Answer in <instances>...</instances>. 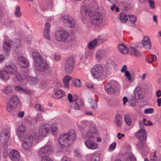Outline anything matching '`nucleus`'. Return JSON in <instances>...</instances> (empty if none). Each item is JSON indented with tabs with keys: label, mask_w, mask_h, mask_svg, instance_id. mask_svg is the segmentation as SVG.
Wrapping results in <instances>:
<instances>
[{
	"label": "nucleus",
	"mask_w": 161,
	"mask_h": 161,
	"mask_svg": "<svg viewBox=\"0 0 161 161\" xmlns=\"http://www.w3.org/2000/svg\"><path fill=\"white\" fill-rule=\"evenodd\" d=\"M9 157L12 161H19L20 155L19 152L15 149H13L9 153Z\"/></svg>",
	"instance_id": "14"
},
{
	"label": "nucleus",
	"mask_w": 161,
	"mask_h": 161,
	"mask_svg": "<svg viewBox=\"0 0 161 161\" xmlns=\"http://www.w3.org/2000/svg\"><path fill=\"white\" fill-rule=\"evenodd\" d=\"M136 136L141 141H144L146 139L147 135L144 129H141L135 133Z\"/></svg>",
	"instance_id": "15"
},
{
	"label": "nucleus",
	"mask_w": 161,
	"mask_h": 161,
	"mask_svg": "<svg viewBox=\"0 0 161 161\" xmlns=\"http://www.w3.org/2000/svg\"><path fill=\"white\" fill-rule=\"evenodd\" d=\"M86 128H90L89 130L86 132L83 136L85 139H92L93 140L97 136V133L96 129L91 126L89 125L86 126V125H84Z\"/></svg>",
	"instance_id": "7"
},
{
	"label": "nucleus",
	"mask_w": 161,
	"mask_h": 161,
	"mask_svg": "<svg viewBox=\"0 0 161 161\" xmlns=\"http://www.w3.org/2000/svg\"><path fill=\"white\" fill-rule=\"evenodd\" d=\"M99 157L97 155L93 154L91 157V161H99Z\"/></svg>",
	"instance_id": "54"
},
{
	"label": "nucleus",
	"mask_w": 161,
	"mask_h": 161,
	"mask_svg": "<svg viewBox=\"0 0 161 161\" xmlns=\"http://www.w3.org/2000/svg\"><path fill=\"white\" fill-rule=\"evenodd\" d=\"M18 61L19 65L22 67L26 68L29 65L28 60L23 56H19Z\"/></svg>",
	"instance_id": "16"
},
{
	"label": "nucleus",
	"mask_w": 161,
	"mask_h": 161,
	"mask_svg": "<svg viewBox=\"0 0 161 161\" xmlns=\"http://www.w3.org/2000/svg\"><path fill=\"white\" fill-rule=\"evenodd\" d=\"M17 107L8 102L7 105L6 110L8 112H10Z\"/></svg>",
	"instance_id": "40"
},
{
	"label": "nucleus",
	"mask_w": 161,
	"mask_h": 161,
	"mask_svg": "<svg viewBox=\"0 0 161 161\" xmlns=\"http://www.w3.org/2000/svg\"><path fill=\"white\" fill-rule=\"evenodd\" d=\"M156 151L154 152V153H152L150 155V161H159V159L156 155Z\"/></svg>",
	"instance_id": "42"
},
{
	"label": "nucleus",
	"mask_w": 161,
	"mask_h": 161,
	"mask_svg": "<svg viewBox=\"0 0 161 161\" xmlns=\"http://www.w3.org/2000/svg\"><path fill=\"white\" fill-rule=\"evenodd\" d=\"M32 56L33 60L35 62V63H36L43 59L41 54L37 52H33Z\"/></svg>",
	"instance_id": "26"
},
{
	"label": "nucleus",
	"mask_w": 161,
	"mask_h": 161,
	"mask_svg": "<svg viewBox=\"0 0 161 161\" xmlns=\"http://www.w3.org/2000/svg\"><path fill=\"white\" fill-rule=\"evenodd\" d=\"M103 67L100 64L95 65L91 71L92 76L95 79H98L101 77L103 75Z\"/></svg>",
	"instance_id": "4"
},
{
	"label": "nucleus",
	"mask_w": 161,
	"mask_h": 161,
	"mask_svg": "<svg viewBox=\"0 0 161 161\" xmlns=\"http://www.w3.org/2000/svg\"><path fill=\"white\" fill-rule=\"evenodd\" d=\"M36 119L37 121H39L42 120L43 119V118L41 114H38L36 118Z\"/></svg>",
	"instance_id": "62"
},
{
	"label": "nucleus",
	"mask_w": 161,
	"mask_h": 161,
	"mask_svg": "<svg viewBox=\"0 0 161 161\" xmlns=\"http://www.w3.org/2000/svg\"><path fill=\"white\" fill-rule=\"evenodd\" d=\"M134 98L135 100L142 99L145 95V92L144 90L139 87H137L134 91Z\"/></svg>",
	"instance_id": "13"
},
{
	"label": "nucleus",
	"mask_w": 161,
	"mask_h": 161,
	"mask_svg": "<svg viewBox=\"0 0 161 161\" xmlns=\"http://www.w3.org/2000/svg\"><path fill=\"white\" fill-rule=\"evenodd\" d=\"M116 145V143H113L111 144L109 147V151H112L115 148Z\"/></svg>",
	"instance_id": "59"
},
{
	"label": "nucleus",
	"mask_w": 161,
	"mask_h": 161,
	"mask_svg": "<svg viewBox=\"0 0 161 161\" xmlns=\"http://www.w3.org/2000/svg\"><path fill=\"white\" fill-rule=\"evenodd\" d=\"M60 55L58 54H55L54 55V59L56 61H58L60 60Z\"/></svg>",
	"instance_id": "64"
},
{
	"label": "nucleus",
	"mask_w": 161,
	"mask_h": 161,
	"mask_svg": "<svg viewBox=\"0 0 161 161\" xmlns=\"http://www.w3.org/2000/svg\"><path fill=\"white\" fill-rule=\"evenodd\" d=\"M10 133L6 129H3L0 132V140L2 142H8L10 138Z\"/></svg>",
	"instance_id": "9"
},
{
	"label": "nucleus",
	"mask_w": 161,
	"mask_h": 161,
	"mask_svg": "<svg viewBox=\"0 0 161 161\" xmlns=\"http://www.w3.org/2000/svg\"><path fill=\"white\" fill-rule=\"evenodd\" d=\"M5 68L9 74L14 75L17 71V68L15 64L13 63H8L6 64Z\"/></svg>",
	"instance_id": "12"
},
{
	"label": "nucleus",
	"mask_w": 161,
	"mask_h": 161,
	"mask_svg": "<svg viewBox=\"0 0 161 161\" xmlns=\"http://www.w3.org/2000/svg\"><path fill=\"white\" fill-rule=\"evenodd\" d=\"M25 133V128L23 125H20L17 129V135L18 136L21 138L24 136Z\"/></svg>",
	"instance_id": "19"
},
{
	"label": "nucleus",
	"mask_w": 161,
	"mask_h": 161,
	"mask_svg": "<svg viewBox=\"0 0 161 161\" xmlns=\"http://www.w3.org/2000/svg\"><path fill=\"white\" fill-rule=\"evenodd\" d=\"M153 111V109L152 108H148L145 109L144 111V113L145 114H151Z\"/></svg>",
	"instance_id": "57"
},
{
	"label": "nucleus",
	"mask_w": 161,
	"mask_h": 161,
	"mask_svg": "<svg viewBox=\"0 0 161 161\" xmlns=\"http://www.w3.org/2000/svg\"><path fill=\"white\" fill-rule=\"evenodd\" d=\"M107 38L106 37L103 36H101L98 37L97 39H95L97 41V43H101L106 40Z\"/></svg>",
	"instance_id": "44"
},
{
	"label": "nucleus",
	"mask_w": 161,
	"mask_h": 161,
	"mask_svg": "<svg viewBox=\"0 0 161 161\" xmlns=\"http://www.w3.org/2000/svg\"><path fill=\"white\" fill-rule=\"evenodd\" d=\"M91 100H92L93 102L91 103L92 108L94 109H96L97 108V102L98 101V99L94 100L93 99H91Z\"/></svg>",
	"instance_id": "49"
},
{
	"label": "nucleus",
	"mask_w": 161,
	"mask_h": 161,
	"mask_svg": "<svg viewBox=\"0 0 161 161\" xmlns=\"http://www.w3.org/2000/svg\"><path fill=\"white\" fill-rule=\"evenodd\" d=\"M9 77V74L6 70L0 71V78L2 79L5 80H7Z\"/></svg>",
	"instance_id": "29"
},
{
	"label": "nucleus",
	"mask_w": 161,
	"mask_h": 161,
	"mask_svg": "<svg viewBox=\"0 0 161 161\" xmlns=\"http://www.w3.org/2000/svg\"><path fill=\"white\" fill-rule=\"evenodd\" d=\"M106 55V52L103 50H100L97 51L96 54V57L98 59H101L102 57Z\"/></svg>",
	"instance_id": "33"
},
{
	"label": "nucleus",
	"mask_w": 161,
	"mask_h": 161,
	"mask_svg": "<svg viewBox=\"0 0 161 161\" xmlns=\"http://www.w3.org/2000/svg\"><path fill=\"white\" fill-rule=\"evenodd\" d=\"M32 145V143H30L29 142L28 143V142H23L22 144L23 147L24 149L26 150L29 149L31 147Z\"/></svg>",
	"instance_id": "46"
},
{
	"label": "nucleus",
	"mask_w": 161,
	"mask_h": 161,
	"mask_svg": "<svg viewBox=\"0 0 161 161\" xmlns=\"http://www.w3.org/2000/svg\"><path fill=\"white\" fill-rule=\"evenodd\" d=\"M51 125L48 124H44L39 128V133L42 136L45 137L51 131Z\"/></svg>",
	"instance_id": "8"
},
{
	"label": "nucleus",
	"mask_w": 161,
	"mask_h": 161,
	"mask_svg": "<svg viewBox=\"0 0 161 161\" xmlns=\"http://www.w3.org/2000/svg\"><path fill=\"white\" fill-rule=\"evenodd\" d=\"M10 44L9 42H4L3 45V48L4 50L7 52L6 53L7 55H9V52L8 51L10 50Z\"/></svg>",
	"instance_id": "32"
},
{
	"label": "nucleus",
	"mask_w": 161,
	"mask_h": 161,
	"mask_svg": "<svg viewBox=\"0 0 161 161\" xmlns=\"http://www.w3.org/2000/svg\"><path fill=\"white\" fill-rule=\"evenodd\" d=\"M124 118L126 124L129 126L131 124V119L129 115L125 114L124 115Z\"/></svg>",
	"instance_id": "34"
},
{
	"label": "nucleus",
	"mask_w": 161,
	"mask_h": 161,
	"mask_svg": "<svg viewBox=\"0 0 161 161\" xmlns=\"http://www.w3.org/2000/svg\"><path fill=\"white\" fill-rule=\"evenodd\" d=\"M33 140V136L30 134L26 135L25 138L23 142H28L30 143H32Z\"/></svg>",
	"instance_id": "37"
},
{
	"label": "nucleus",
	"mask_w": 161,
	"mask_h": 161,
	"mask_svg": "<svg viewBox=\"0 0 161 161\" xmlns=\"http://www.w3.org/2000/svg\"><path fill=\"white\" fill-rule=\"evenodd\" d=\"M52 147L51 146L47 144L45 146L41 148L38 153L39 155L42 157L46 155H49L52 152Z\"/></svg>",
	"instance_id": "10"
},
{
	"label": "nucleus",
	"mask_w": 161,
	"mask_h": 161,
	"mask_svg": "<svg viewBox=\"0 0 161 161\" xmlns=\"http://www.w3.org/2000/svg\"><path fill=\"white\" fill-rule=\"evenodd\" d=\"M35 67L38 70L42 71H44L47 69L49 68V65L47 62L42 59L36 63L35 64Z\"/></svg>",
	"instance_id": "11"
},
{
	"label": "nucleus",
	"mask_w": 161,
	"mask_h": 161,
	"mask_svg": "<svg viewBox=\"0 0 161 161\" xmlns=\"http://www.w3.org/2000/svg\"><path fill=\"white\" fill-rule=\"evenodd\" d=\"M97 45V41L96 39H94L88 44V47L90 50L93 49Z\"/></svg>",
	"instance_id": "35"
},
{
	"label": "nucleus",
	"mask_w": 161,
	"mask_h": 161,
	"mask_svg": "<svg viewBox=\"0 0 161 161\" xmlns=\"http://www.w3.org/2000/svg\"><path fill=\"white\" fill-rule=\"evenodd\" d=\"M114 122L118 126H121L123 123V119L122 117L119 114L116 115L115 118Z\"/></svg>",
	"instance_id": "30"
},
{
	"label": "nucleus",
	"mask_w": 161,
	"mask_h": 161,
	"mask_svg": "<svg viewBox=\"0 0 161 161\" xmlns=\"http://www.w3.org/2000/svg\"><path fill=\"white\" fill-rule=\"evenodd\" d=\"M125 76L129 80H131V77L129 71H125Z\"/></svg>",
	"instance_id": "56"
},
{
	"label": "nucleus",
	"mask_w": 161,
	"mask_h": 161,
	"mask_svg": "<svg viewBox=\"0 0 161 161\" xmlns=\"http://www.w3.org/2000/svg\"><path fill=\"white\" fill-rule=\"evenodd\" d=\"M13 42L14 46L16 47H20L21 46V42L20 40L19 39H14L13 40Z\"/></svg>",
	"instance_id": "47"
},
{
	"label": "nucleus",
	"mask_w": 161,
	"mask_h": 161,
	"mask_svg": "<svg viewBox=\"0 0 161 161\" xmlns=\"http://www.w3.org/2000/svg\"><path fill=\"white\" fill-rule=\"evenodd\" d=\"M68 101L70 102H73L74 97H73L72 95L70 93H69L68 95Z\"/></svg>",
	"instance_id": "60"
},
{
	"label": "nucleus",
	"mask_w": 161,
	"mask_h": 161,
	"mask_svg": "<svg viewBox=\"0 0 161 161\" xmlns=\"http://www.w3.org/2000/svg\"><path fill=\"white\" fill-rule=\"evenodd\" d=\"M149 2L150 3V7L153 8V9L154 8V1L152 0H150L149 1Z\"/></svg>",
	"instance_id": "63"
},
{
	"label": "nucleus",
	"mask_w": 161,
	"mask_h": 161,
	"mask_svg": "<svg viewBox=\"0 0 161 161\" xmlns=\"http://www.w3.org/2000/svg\"><path fill=\"white\" fill-rule=\"evenodd\" d=\"M81 12L83 17H90L91 23L92 25H98L103 21V16L102 14L99 12L94 13L93 10L85 5L82 6Z\"/></svg>",
	"instance_id": "1"
},
{
	"label": "nucleus",
	"mask_w": 161,
	"mask_h": 161,
	"mask_svg": "<svg viewBox=\"0 0 161 161\" xmlns=\"http://www.w3.org/2000/svg\"><path fill=\"white\" fill-rule=\"evenodd\" d=\"M57 130V128L56 127H51V131L52 132V134L53 135H55L56 134V132Z\"/></svg>",
	"instance_id": "61"
},
{
	"label": "nucleus",
	"mask_w": 161,
	"mask_h": 161,
	"mask_svg": "<svg viewBox=\"0 0 161 161\" xmlns=\"http://www.w3.org/2000/svg\"><path fill=\"white\" fill-rule=\"evenodd\" d=\"M71 77L69 75L65 76L63 78L64 86L65 88H68L69 86V82L70 80Z\"/></svg>",
	"instance_id": "36"
},
{
	"label": "nucleus",
	"mask_w": 161,
	"mask_h": 161,
	"mask_svg": "<svg viewBox=\"0 0 161 161\" xmlns=\"http://www.w3.org/2000/svg\"><path fill=\"white\" fill-rule=\"evenodd\" d=\"M104 89L105 91L109 94H113L114 92V89L110 83H106L104 85Z\"/></svg>",
	"instance_id": "23"
},
{
	"label": "nucleus",
	"mask_w": 161,
	"mask_h": 161,
	"mask_svg": "<svg viewBox=\"0 0 161 161\" xmlns=\"http://www.w3.org/2000/svg\"><path fill=\"white\" fill-rule=\"evenodd\" d=\"M28 71H26L25 72V76H22L20 74L18 73L16 75L15 78L18 81H21L22 80H24L26 78L28 75Z\"/></svg>",
	"instance_id": "38"
},
{
	"label": "nucleus",
	"mask_w": 161,
	"mask_h": 161,
	"mask_svg": "<svg viewBox=\"0 0 161 161\" xmlns=\"http://www.w3.org/2000/svg\"><path fill=\"white\" fill-rule=\"evenodd\" d=\"M128 16L130 18V21L131 23L133 24L136 21V17L135 15H129Z\"/></svg>",
	"instance_id": "51"
},
{
	"label": "nucleus",
	"mask_w": 161,
	"mask_h": 161,
	"mask_svg": "<svg viewBox=\"0 0 161 161\" xmlns=\"http://www.w3.org/2000/svg\"><path fill=\"white\" fill-rule=\"evenodd\" d=\"M14 89L16 91L21 93H24L26 94H29L31 93L29 90L24 89L20 86H18L14 87Z\"/></svg>",
	"instance_id": "27"
},
{
	"label": "nucleus",
	"mask_w": 161,
	"mask_h": 161,
	"mask_svg": "<svg viewBox=\"0 0 161 161\" xmlns=\"http://www.w3.org/2000/svg\"><path fill=\"white\" fill-rule=\"evenodd\" d=\"M129 51L131 54L136 57H140L142 56V54L140 52L133 47H130Z\"/></svg>",
	"instance_id": "25"
},
{
	"label": "nucleus",
	"mask_w": 161,
	"mask_h": 161,
	"mask_svg": "<svg viewBox=\"0 0 161 161\" xmlns=\"http://www.w3.org/2000/svg\"><path fill=\"white\" fill-rule=\"evenodd\" d=\"M126 161H136V159L133 155H131L127 157Z\"/></svg>",
	"instance_id": "55"
},
{
	"label": "nucleus",
	"mask_w": 161,
	"mask_h": 161,
	"mask_svg": "<svg viewBox=\"0 0 161 161\" xmlns=\"http://www.w3.org/2000/svg\"><path fill=\"white\" fill-rule=\"evenodd\" d=\"M12 91V87L9 85L7 86L4 90V92L6 95H8L11 93Z\"/></svg>",
	"instance_id": "43"
},
{
	"label": "nucleus",
	"mask_w": 161,
	"mask_h": 161,
	"mask_svg": "<svg viewBox=\"0 0 161 161\" xmlns=\"http://www.w3.org/2000/svg\"><path fill=\"white\" fill-rule=\"evenodd\" d=\"M42 161H53V160L48 156H44L42 157Z\"/></svg>",
	"instance_id": "58"
},
{
	"label": "nucleus",
	"mask_w": 161,
	"mask_h": 161,
	"mask_svg": "<svg viewBox=\"0 0 161 161\" xmlns=\"http://www.w3.org/2000/svg\"><path fill=\"white\" fill-rule=\"evenodd\" d=\"M50 27V25L48 22H46L45 24V27L44 30V36L45 37L47 40L50 39L49 35Z\"/></svg>",
	"instance_id": "20"
},
{
	"label": "nucleus",
	"mask_w": 161,
	"mask_h": 161,
	"mask_svg": "<svg viewBox=\"0 0 161 161\" xmlns=\"http://www.w3.org/2000/svg\"><path fill=\"white\" fill-rule=\"evenodd\" d=\"M119 51L123 54H127L128 53L129 49L124 44H120L118 46Z\"/></svg>",
	"instance_id": "24"
},
{
	"label": "nucleus",
	"mask_w": 161,
	"mask_h": 161,
	"mask_svg": "<svg viewBox=\"0 0 161 161\" xmlns=\"http://www.w3.org/2000/svg\"><path fill=\"white\" fill-rule=\"evenodd\" d=\"M142 42L144 48L147 50H149L151 48V44L149 37L148 36H145L144 37Z\"/></svg>",
	"instance_id": "17"
},
{
	"label": "nucleus",
	"mask_w": 161,
	"mask_h": 161,
	"mask_svg": "<svg viewBox=\"0 0 161 161\" xmlns=\"http://www.w3.org/2000/svg\"><path fill=\"white\" fill-rule=\"evenodd\" d=\"M76 137L75 131L74 130H71L67 134L60 135L58 142L61 146L68 147L74 142Z\"/></svg>",
	"instance_id": "2"
},
{
	"label": "nucleus",
	"mask_w": 161,
	"mask_h": 161,
	"mask_svg": "<svg viewBox=\"0 0 161 161\" xmlns=\"http://www.w3.org/2000/svg\"><path fill=\"white\" fill-rule=\"evenodd\" d=\"M119 19H120L122 23H125L128 20V18L127 16L124 13H121L120 14V16L119 17Z\"/></svg>",
	"instance_id": "41"
},
{
	"label": "nucleus",
	"mask_w": 161,
	"mask_h": 161,
	"mask_svg": "<svg viewBox=\"0 0 161 161\" xmlns=\"http://www.w3.org/2000/svg\"><path fill=\"white\" fill-rule=\"evenodd\" d=\"M86 146L89 149H95L97 147V145L93 141L88 139L85 142Z\"/></svg>",
	"instance_id": "21"
},
{
	"label": "nucleus",
	"mask_w": 161,
	"mask_h": 161,
	"mask_svg": "<svg viewBox=\"0 0 161 161\" xmlns=\"http://www.w3.org/2000/svg\"><path fill=\"white\" fill-rule=\"evenodd\" d=\"M75 58L70 56L65 61L64 64V71L67 74H69L73 71L75 64Z\"/></svg>",
	"instance_id": "3"
},
{
	"label": "nucleus",
	"mask_w": 161,
	"mask_h": 161,
	"mask_svg": "<svg viewBox=\"0 0 161 161\" xmlns=\"http://www.w3.org/2000/svg\"><path fill=\"white\" fill-rule=\"evenodd\" d=\"M136 146L141 150H142L146 147L145 143L141 141H139L137 142Z\"/></svg>",
	"instance_id": "45"
},
{
	"label": "nucleus",
	"mask_w": 161,
	"mask_h": 161,
	"mask_svg": "<svg viewBox=\"0 0 161 161\" xmlns=\"http://www.w3.org/2000/svg\"><path fill=\"white\" fill-rule=\"evenodd\" d=\"M55 38L59 42H62L65 41L69 36L68 32L65 30L56 31L55 33Z\"/></svg>",
	"instance_id": "5"
},
{
	"label": "nucleus",
	"mask_w": 161,
	"mask_h": 161,
	"mask_svg": "<svg viewBox=\"0 0 161 161\" xmlns=\"http://www.w3.org/2000/svg\"><path fill=\"white\" fill-rule=\"evenodd\" d=\"M30 84L31 85H33L36 84L38 82V80L37 78L35 77H32L28 75V73L27 77L26 78Z\"/></svg>",
	"instance_id": "31"
},
{
	"label": "nucleus",
	"mask_w": 161,
	"mask_h": 161,
	"mask_svg": "<svg viewBox=\"0 0 161 161\" xmlns=\"http://www.w3.org/2000/svg\"><path fill=\"white\" fill-rule=\"evenodd\" d=\"M15 14L17 17H20L21 16V14L20 11V8L19 7L16 8L15 11Z\"/></svg>",
	"instance_id": "50"
},
{
	"label": "nucleus",
	"mask_w": 161,
	"mask_h": 161,
	"mask_svg": "<svg viewBox=\"0 0 161 161\" xmlns=\"http://www.w3.org/2000/svg\"><path fill=\"white\" fill-rule=\"evenodd\" d=\"M157 58L155 55H151L149 56L147 58V61L149 63H152L153 62L155 61Z\"/></svg>",
	"instance_id": "39"
},
{
	"label": "nucleus",
	"mask_w": 161,
	"mask_h": 161,
	"mask_svg": "<svg viewBox=\"0 0 161 161\" xmlns=\"http://www.w3.org/2000/svg\"><path fill=\"white\" fill-rule=\"evenodd\" d=\"M35 108L36 110L39 111H41L42 112H44V109L43 108H42L41 106L38 104H36L35 106Z\"/></svg>",
	"instance_id": "53"
},
{
	"label": "nucleus",
	"mask_w": 161,
	"mask_h": 161,
	"mask_svg": "<svg viewBox=\"0 0 161 161\" xmlns=\"http://www.w3.org/2000/svg\"><path fill=\"white\" fill-rule=\"evenodd\" d=\"M62 19L64 25L69 28H73L75 25L74 19L67 14L64 15L62 17Z\"/></svg>",
	"instance_id": "6"
},
{
	"label": "nucleus",
	"mask_w": 161,
	"mask_h": 161,
	"mask_svg": "<svg viewBox=\"0 0 161 161\" xmlns=\"http://www.w3.org/2000/svg\"><path fill=\"white\" fill-rule=\"evenodd\" d=\"M121 5L122 7H124L125 9H127L130 8L131 5L130 3L127 2H123L121 3Z\"/></svg>",
	"instance_id": "52"
},
{
	"label": "nucleus",
	"mask_w": 161,
	"mask_h": 161,
	"mask_svg": "<svg viewBox=\"0 0 161 161\" xmlns=\"http://www.w3.org/2000/svg\"><path fill=\"white\" fill-rule=\"evenodd\" d=\"M72 82L74 86L77 87H80L81 86V82L79 80H74Z\"/></svg>",
	"instance_id": "48"
},
{
	"label": "nucleus",
	"mask_w": 161,
	"mask_h": 161,
	"mask_svg": "<svg viewBox=\"0 0 161 161\" xmlns=\"http://www.w3.org/2000/svg\"><path fill=\"white\" fill-rule=\"evenodd\" d=\"M65 95L64 92L62 90L60 89L54 92L52 96L55 99H58L63 97Z\"/></svg>",
	"instance_id": "22"
},
{
	"label": "nucleus",
	"mask_w": 161,
	"mask_h": 161,
	"mask_svg": "<svg viewBox=\"0 0 161 161\" xmlns=\"http://www.w3.org/2000/svg\"><path fill=\"white\" fill-rule=\"evenodd\" d=\"M8 102L16 107H17L19 103L18 97L15 96H12L9 100Z\"/></svg>",
	"instance_id": "28"
},
{
	"label": "nucleus",
	"mask_w": 161,
	"mask_h": 161,
	"mask_svg": "<svg viewBox=\"0 0 161 161\" xmlns=\"http://www.w3.org/2000/svg\"><path fill=\"white\" fill-rule=\"evenodd\" d=\"M79 100L78 98H74V101L71 105V106L75 110H79L81 106L83 105V103L82 102L79 103Z\"/></svg>",
	"instance_id": "18"
}]
</instances>
